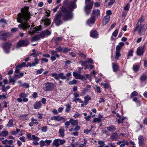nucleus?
<instances>
[{"label": "nucleus", "instance_id": "1", "mask_svg": "<svg viewBox=\"0 0 147 147\" xmlns=\"http://www.w3.org/2000/svg\"><path fill=\"white\" fill-rule=\"evenodd\" d=\"M29 7L25 6L21 9V13L18 14L17 21L19 23H22L18 25V27L20 29L25 30L30 27V23L29 22L31 14L29 11Z\"/></svg>", "mask_w": 147, "mask_h": 147}, {"label": "nucleus", "instance_id": "2", "mask_svg": "<svg viewBox=\"0 0 147 147\" xmlns=\"http://www.w3.org/2000/svg\"><path fill=\"white\" fill-rule=\"evenodd\" d=\"M65 21H67L72 19V15L71 13L69 12L68 9L64 6L60 8V10L57 13L54 20V21L57 26H59L63 23L61 20Z\"/></svg>", "mask_w": 147, "mask_h": 147}, {"label": "nucleus", "instance_id": "3", "mask_svg": "<svg viewBox=\"0 0 147 147\" xmlns=\"http://www.w3.org/2000/svg\"><path fill=\"white\" fill-rule=\"evenodd\" d=\"M143 19L142 18L138 20L134 30V32L137 30L138 34L140 36L144 34L145 31L147 29V25L142 24Z\"/></svg>", "mask_w": 147, "mask_h": 147}, {"label": "nucleus", "instance_id": "4", "mask_svg": "<svg viewBox=\"0 0 147 147\" xmlns=\"http://www.w3.org/2000/svg\"><path fill=\"white\" fill-rule=\"evenodd\" d=\"M76 0H73L71 1L68 0L64 1L63 2V5L68 9L69 12L71 13L72 15V18L73 17V13L71 9H75L77 7L76 3Z\"/></svg>", "mask_w": 147, "mask_h": 147}, {"label": "nucleus", "instance_id": "5", "mask_svg": "<svg viewBox=\"0 0 147 147\" xmlns=\"http://www.w3.org/2000/svg\"><path fill=\"white\" fill-rule=\"evenodd\" d=\"M44 90L46 91H51L55 88V86L53 83L51 82H48L45 84Z\"/></svg>", "mask_w": 147, "mask_h": 147}, {"label": "nucleus", "instance_id": "6", "mask_svg": "<svg viewBox=\"0 0 147 147\" xmlns=\"http://www.w3.org/2000/svg\"><path fill=\"white\" fill-rule=\"evenodd\" d=\"M20 98H17V101L19 102H22V100L24 102H27L28 101V99L26 98L28 95L25 92H22L19 95Z\"/></svg>", "mask_w": 147, "mask_h": 147}, {"label": "nucleus", "instance_id": "7", "mask_svg": "<svg viewBox=\"0 0 147 147\" xmlns=\"http://www.w3.org/2000/svg\"><path fill=\"white\" fill-rule=\"evenodd\" d=\"M29 45V42L27 40H22L19 41L16 46L17 48L20 47H26Z\"/></svg>", "mask_w": 147, "mask_h": 147}, {"label": "nucleus", "instance_id": "8", "mask_svg": "<svg viewBox=\"0 0 147 147\" xmlns=\"http://www.w3.org/2000/svg\"><path fill=\"white\" fill-rule=\"evenodd\" d=\"M65 142V140L64 139H55L53 143V145L56 147H58L60 145H63Z\"/></svg>", "mask_w": 147, "mask_h": 147}, {"label": "nucleus", "instance_id": "9", "mask_svg": "<svg viewBox=\"0 0 147 147\" xmlns=\"http://www.w3.org/2000/svg\"><path fill=\"white\" fill-rule=\"evenodd\" d=\"M32 25L31 26V28L30 29V30L28 31V34H30L32 35V34L34 33L37 31L40 30L41 26H36L34 28H32L34 27V25H33V23H32Z\"/></svg>", "mask_w": 147, "mask_h": 147}, {"label": "nucleus", "instance_id": "10", "mask_svg": "<svg viewBox=\"0 0 147 147\" xmlns=\"http://www.w3.org/2000/svg\"><path fill=\"white\" fill-rule=\"evenodd\" d=\"M50 119L51 120H54L58 121H61L63 122H64L66 120L65 118L60 117L59 115L54 116L51 117Z\"/></svg>", "mask_w": 147, "mask_h": 147}, {"label": "nucleus", "instance_id": "11", "mask_svg": "<svg viewBox=\"0 0 147 147\" xmlns=\"http://www.w3.org/2000/svg\"><path fill=\"white\" fill-rule=\"evenodd\" d=\"M100 11L98 9H93L92 11L91 16H93L95 18H97L100 16Z\"/></svg>", "mask_w": 147, "mask_h": 147}, {"label": "nucleus", "instance_id": "12", "mask_svg": "<svg viewBox=\"0 0 147 147\" xmlns=\"http://www.w3.org/2000/svg\"><path fill=\"white\" fill-rule=\"evenodd\" d=\"M39 63V60L37 57H36L34 59V62H32L31 63L28 62L26 66V67H32L36 66Z\"/></svg>", "mask_w": 147, "mask_h": 147}, {"label": "nucleus", "instance_id": "13", "mask_svg": "<svg viewBox=\"0 0 147 147\" xmlns=\"http://www.w3.org/2000/svg\"><path fill=\"white\" fill-rule=\"evenodd\" d=\"M11 46V44L7 42L4 43L2 46V47L5 52L8 53L9 51V49Z\"/></svg>", "mask_w": 147, "mask_h": 147}, {"label": "nucleus", "instance_id": "14", "mask_svg": "<svg viewBox=\"0 0 147 147\" xmlns=\"http://www.w3.org/2000/svg\"><path fill=\"white\" fill-rule=\"evenodd\" d=\"M138 140L140 147H142L144 144V138L142 136H139L138 138Z\"/></svg>", "mask_w": 147, "mask_h": 147}, {"label": "nucleus", "instance_id": "15", "mask_svg": "<svg viewBox=\"0 0 147 147\" xmlns=\"http://www.w3.org/2000/svg\"><path fill=\"white\" fill-rule=\"evenodd\" d=\"M41 20L44 22V24L48 26H49L51 23V21L49 19H48L46 17H44Z\"/></svg>", "mask_w": 147, "mask_h": 147}, {"label": "nucleus", "instance_id": "16", "mask_svg": "<svg viewBox=\"0 0 147 147\" xmlns=\"http://www.w3.org/2000/svg\"><path fill=\"white\" fill-rule=\"evenodd\" d=\"M95 21V18L91 16V17L87 21V24L90 26V24H94Z\"/></svg>", "mask_w": 147, "mask_h": 147}, {"label": "nucleus", "instance_id": "17", "mask_svg": "<svg viewBox=\"0 0 147 147\" xmlns=\"http://www.w3.org/2000/svg\"><path fill=\"white\" fill-rule=\"evenodd\" d=\"M110 18V16H106L104 17L102 22V24L104 25H105L109 21Z\"/></svg>", "mask_w": 147, "mask_h": 147}, {"label": "nucleus", "instance_id": "18", "mask_svg": "<svg viewBox=\"0 0 147 147\" xmlns=\"http://www.w3.org/2000/svg\"><path fill=\"white\" fill-rule=\"evenodd\" d=\"M19 118L21 120L23 121L28 120V114H26L22 115L20 116Z\"/></svg>", "mask_w": 147, "mask_h": 147}, {"label": "nucleus", "instance_id": "19", "mask_svg": "<svg viewBox=\"0 0 147 147\" xmlns=\"http://www.w3.org/2000/svg\"><path fill=\"white\" fill-rule=\"evenodd\" d=\"M42 104L40 101H37L34 104V108L35 109H38L41 107Z\"/></svg>", "mask_w": 147, "mask_h": 147}, {"label": "nucleus", "instance_id": "20", "mask_svg": "<svg viewBox=\"0 0 147 147\" xmlns=\"http://www.w3.org/2000/svg\"><path fill=\"white\" fill-rule=\"evenodd\" d=\"M7 33H3L0 35V39L3 40H5L7 38Z\"/></svg>", "mask_w": 147, "mask_h": 147}, {"label": "nucleus", "instance_id": "21", "mask_svg": "<svg viewBox=\"0 0 147 147\" xmlns=\"http://www.w3.org/2000/svg\"><path fill=\"white\" fill-rule=\"evenodd\" d=\"M124 42H119L118 45L116 47V51L120 52V51L122 47L124 46Z\"/></svg>", "mask_w": 147, "mask_h": 147}, {"label": "nucleus", "instance_id": "22", "mask_svg": "<svg viewBox=\"0 0 147 147\" xmlns=\"http://www.w3.org/2000/svg\"><path fill=\"white\" fill-rule=\"evenodd\" d=\"M38 122L37 121V120L36 119L32 118L31 119V121L29 125L30 127L32 126L34 124H38Z\"/></svg>", "mask_w": 147, "mask_h": 147}, {"label": "nucleus", "instance_id": "23", "mask_svg": "<svg viewBox=\"0 0 147 147\" xmlns=\"http://www.w3.org/2000/svg\"><path fill=\"white\" fill-rule=\"evenodd\" d=\"M144 52L143 48L142 47H138L137 51V54L139 55H141L143 54Z\"/></svg>", "mask_w": 147, "mask_h": 147}, {"label": "nucleus", "instance_id": "24", "mask_svg": "<svg viewBox=\"0 0 147 147\" xmlns=\"http://www.w3.org/2000/svg\"><path fill=\"white\" fill-rule=\"evenodd\" d=\"M107 129L109 131L112 132H114L116 130L115 126L113 125L107 127Z\"/></svg>", "mask_w": 147, "mask_h": 147}, {"label": "nucleus", "instance_id": "25", "mask_svg": "<svg viewBox=\"0 0 147 147\" xmlns=\"http://www.w3.org/2000/svg\"><path fill=\"white\" fill-rule=\"evenodd\" d=\"M59 134L60 137L63 138L65 135L64 129L63 128L60 129L59 131Z\"/></svg>", "mask_w": 147, "mask_h": 147}, {"label": "nucleus", "instance_id": "26", "mask_svg": "<svg viewBox=\"0 0 147 147\" xmlns=\"http://www.w3.org/2000/svg\"><path fill=\"white\" fill-rule=\"evenodd\" d=\"M80 72L78 73L76 72H74L73 73V76L77 79H79L80 77Z\"/></svg>", "mask_w": 147, "mask_h": 147}, {"label": "nucleus", "instance_id": "27", "mask_svg": "<svg viewBox=\"0 0 147 147\" xmlns=\"http://www.w3.org/2000/svg\"><path fill=\"white\" fill-rule=\"evenodd\" d=\"M97 35V32L96 31L92 30L90 32V35L92 37L96 38Z\"/></svg>", "mask_w": 147, "mask_h": 147}, {"label": "nucleus", "instance_id": "28", "mask_svg": "<svg viewBox=\"0 0 147 147\" xmlns=\"http://www.w3.org/2000/svg\"><path fill=\"white\" fill-rule=\"evenodd\" d=\"M40 39V36L39 35H37L31 38V40L32 42H34L37 41Z\"/></svg>", "mask_w": 147, "mask_h": 147}, {"label": "nucleus", "instance_id": "29", "mask_svg": "<svg viewBox=\"0 0 147 147\" xmlns=\"http://www.w3.org/2000/svg\"><path fill=\"white\" fill-rule=\"evenodd\" d=\"M113 70L114 72H116L118 68V65L117 63H112Z\"/></svg>", "mask_w": 147, "mask_h": 147}, {"label": "nucleus", "instance_id": "30", "mask_svg": "<svg viewBox=\"0 0 147 147\" xmlns=\"http://www.w3.org/2000/svg\"><path fill=\"white\" fill-rule=\"evenodd\" d=\"M84 98L85 99L84 102L85 105H86L88 103V101L91 99V98L89 96L87 95L85 96Z\"/></svg>", "mask_w": 147, "mask_h": 147}, {"label": "nucleus", "instance_id": "31", "mask_svg": "<svg viewBox=\"0 0 147 147\" xmlns=\"http://www.w3.org/2000/svg\"><path fill=\"white\" fill-rule=\"evenodd\" d=\"M118 135L116 133H113L111 136V138L113 140H117L118 139Z\"/></svg>", "mask_w": 147, "mask_h": 147}, {"label": "nucleus", "instance_id": "32", "mask_svg": "<svg viewBox=\"0 0 147 147\" xmlns=\"http://www.w3.org/2000/svg\"><path fill=\"white\" fill-rule=\"evenodd\" d=\"M69 121L71 125L73 126L76 125L78 124V121L73 119H71L69 120Z\"/></svg>", "mask_w": 147, "mask_h": 147}, {"label": "nucleus", "instance_id": "33", "mask_svg": "<svg viewBox=\"0 0 147 147\" xmlns=\"http://www.w3.org/2000/svg\"><path fill=\"white\" fill-rule=\"evenodd\" d=\"M24 76V73L22 72H21L19 73L18 74H15L14 75V78L15 80L17 79L18 78H20Z\"/></svg>", "mask_w": 147, "mask_h": 147}, {"label": "nucleus", "instance_id": "34", "mask_svg": "<svg viewBox=\"0 0 147 147\" xmlns=\"http://www.w3.org/2000/svg\"><path fill=\"white\" fill-rule=\"evenodd\" d=\"M8 134V132L6 129H5L2 131L0 134V136L2 137H5Z\"/></svg>", "mask_w": 147, "mask_h": 147}, {"label": "nucleus", "instance_id": "35", "mask_svg": "<svg viewBox=\"0 0 147 147\" xmlns=\"http://www.w3.org/2000/svg\"><path fill=\"white\" fill-rule=\"evenodd\" d=\"M59 78L62 80H65L67 79L66 76H64V74L62 73L59 74L58 80H59Z\"/></svg>", "mask_w": 147, "mask_h": 147}, {"label": "nucleus", "instance_id": "36", "mask_svg": "<svg viewBox=\"0 0 147 147\" xmlns=\"http://www.w3.org/2000/svg\"><path fill=\"white\" fill-rule=\"evenodd\" d=\"M118 30L117 29H116L115 31L113 32L112 34V36L111 38V40H113V36L114 37H116L117 36V34L118 33Z\"/></svg>", "mask_w": 147, "mask_h": 147}, {"label": "nucleus", "instance_id": "37", "mask_svg": "<svg viewBox=\"0 0 147 147\" xmlns=\"http://www.w3.org/2000/svg\"><path fill=\"white\" fill-rule=\"evenodd\" d=\"M65 106L66 107V109L65 111L66 113H68L70 110V108H71V106L69 104H67L65 105Z\"/></svg>", "mask_w": 147, "mask_h": 147}, {"label": "nucleus", "instance_id": "38", "mask_svg": "<svg viewBox=\"0 0 147 147\" xmlns=\"http://www.w3.org/2000/svg\"><path fill=\"white\" fill-rule=\"evenodd\" d=\"M147 79V76L144 74H142L140 76V80L141 82H144Z\"/></svg>", "mask_w": 147, "mask_h": 147}, {"label": "nucleus", "instance_id": "39", "mask_svg": "<svg viewBox=\"0 0 147 147\" xmlns=\"http://www.w3.org/2000/svg\"><path fill=\"white\" fill-rule=\"evenodd\" d=\"M93 4V2L92 1L88 5H87V4H86L84 7L90 10L92 8Z\"/></svg>", "mask_w": 147, "mask_h": 147}, {"label": "nucleus", "instance_id": "40", "mask_svg": "<svg viewBox=\"0 0 147 147\" xmlns=\"http://www.w3.org/2000/svg\"><path fill=\"white\" fill-rule=\"evenodd\" d=\"M51 53L52 56H55L57 58H59V55L57 54V52L56 51L52 50L51 51Z\"/></svg>", "mask_w": 147, "mask_h": 147}, {"label": "nucleus", "instance_id": "41", "mask_svg": "<svg viewBox=\"0 0 147 147\" xmlns=\"http://www.w3.org/2000/svg\"><path fill=\"white\" fill-rule=\"evenodd\" d=\"M46 36L50 35L51 34V30L50 29H47L44 31Z\"/></svg>", "mask_w": 147, "mask_h": 147}, {"label": "nucleus", "instance_id": "42", "mask_svg": "<svg viewBox=\"0 0 147 147\" xmlns=\"http://www.w3.org/2000/svg\"><path fill=\"white\" fill-rule=\"evenodd\" d=\"M98 143L100 144V146L98 147H104L105 145V142L103 140L99 141L98 142Z\"/></svg>", "mask_w": 147, "mask_h": 147}, {"label": "nucleus", "instance_id": "43", "mask_svg": "<svg viewBox=\"0 0 147 147\" xmlns=\"http://www.w3.org/2000/svg\"><path fill=\"white\" fill-rule=\"evenodd\" d=\"M51 76L56 80H58L59 74L55 73H53L51 74Z\"/></svg>", "mask_w": 147, "mask_h": 147}, {"label": "nucleus", "instance_id": "44", "mask_svg": "<svg viewBox=\"0 0 147 147\" xmlns=\"http://www.w3.org/2000/svg\"><path fill=\"white\" fill-rule=\"evenodd\" d=\"M139 67L138 65L134 64L133 66V69L134 71L136 72L138 71L139 69Z\"/></svg>", "mask_w": 147, "mask_h": 147}, {"label": "nucleus", "instance_id": "45", "mask_svg": "<svg viewBox=\"0 0 147 147\" xmlns=\"http://www.w3.org/2000/svg\"><path fill=\"white\" fill-rule=\"evenodd\" d=\"M26 64V63L23 62L21 64L17 65L16 67L20 69L21 67L25 66Z\"/></svg>", "mask_w": 147, "mask_h": 147}, {"label": "nucleus", "instance_id": "46", "mask_svg": "<svg viewBox=\"0 0 147 147\" xmlns=\"http://www.w3.org/2000/svg\"><path fill=\"white\" fill-rule=\"evenodd\" d=\"M13 120L12 119H10L9 120L7 126L9 127H11L13 125Z\"/></svg>", "mask_w": 147, "mask_h": 147}, {"label": "nucleus", "instance_id": "47", "mask_svg": "<svg viewBox=\"0 0 147 147\" xmlns=\"http://www.w3.org/2000/svg\"><path fill=\"white\" fill-rule=\"evenodd\" d=\"M77 101H78L80 103L83 102V101H82L79 98H77V97L74 98V99L73 100V101L76 102H77Z\"/></svg>", "mask_w": 147, "mask_h": 147}, {"label": "nucleus", "instance_id": "48", "mask_svg": "<svg viewBox=\"0 0 147 147\" xmlns=\"http://www.w3.org/2000/svg\"><path fill=\"white\" fill-rule=\"evenodd\" d=\"M48 128V127L47 126H44L41 127V130L43 132H46Z\"/></svg>", "mask_w": 147, "mask_h": 147}, {"label": "nucleus", "instance_id": "49", "mask_svg": "<svg viewBox=\"0 0 147 147\" xmlns=\"http://www.w3.org/2000/svg\"><path fill=\"white\" fill-rule=\"evenodd\" d=\"M138 95V92L135 91H134L132 92L130 95V97L131 98H132L133 97L136 96Z\"/></svg>", "mask_w": 147, "mask_h": 147}, {"label": "nucleus", "instance_id": "50", "mask_svg": "<svg viewBox=\"0 0 147 147\" xmlns=\"http://www.w3.org/2000/svg\"><path fill=\"white\" fill-rule=\"evenodd\" d=\"M61 5V4L60 3L55 8H53L52 9V10L53 12L55 13L56 12L57 10L59 8V7Z\"/></svg>", "mask_w": 147, "mask_h": 147}, {"label": "nucleus", "instance_id": "51", "mask_svg": "<svg viewBox=\"0 0 147 147\" xmlns=\"http://www.w3.org/2000/svg\"><path fill=\"white\" fill-rule=\"evenodd\" d=\"M129 7L130 5L128 3H127L126 5L124 7V10L127 12L129 10Z\"/></svg>", "mask_w": 147, "mask_h": 147}, {"label": "nucleus", "instance_id": "52", "mask_svg": "<svg viewBox=\"0 0 147 147\" xmlns=\"http://www.w3.org/2000/svg\"><path fill=\"white\" fill-rule=\"evenodd\" d=\"M70 50V49H68L66 47L64 48L63 49V51L65 53H66L67 52L69 51Z\"/></svg>", "mask_w": 147, "mask_h": 147}, {"label": "nucleus", "instance_id": "53", "mask_svg": "<svg viewBox=\"0 0 147 147\" xmlns=\"http://www.w3.org/2000/svg\"><path fill=\"white\" fill-rule=\"evenodd\" d=\"M120 51H116V56H115V59H118L119 57H120L121 56V54L120 53Z\"/></svg>", "mask_w": 147, "mask_h": 147}, {"label": "nucleus", "instance_id": "54", "mask_svg": "<svg viewBox=\"0 0 147 147\" xmlns=\"http://www.w3.org/2000/svg\"><path fill=\"white\" fill-rule=\"evenodd\" d=\"M40 36V38H45L46 36L45 32L44 31H43L41 32L40 33V35H39Z\"/></svg>", "mask_w": 147, "mask_h": 147}, {"label": "nucleus", "instance_id": "55", "mask_svg": "<svg viewBox=\"0 0 147 147\" xmlns=\"http://www.w3.org/2000/svg\"><path fill=\"white\" fill-rule=\"evenodd\" d=\"M129 145V143L127 141H125V142L123 143H122L120 145V147H124L125 145L128 146Z\"/></svg>", "mask_w": 147, "mask_h": 147}, {"label": "nucleus", "instance_id": "56", "mask_svg": "<svg viewBox=\"0 0 147 147\" xmlns=\"http://www.w3.org/2000/svg\"><path fill=\"white\" fill-rule=\"evenodd\" d=\"M32 137L33 140H36V141H38L40 139V138L38 137H36L34 135H32Z\"/></svg>", "mask_w": 147, "mask_h": 147}, {"label": "nucleus", "instance_id": "57", "mask_svg": "<svg viewBox=\"0 0 147 147\" xmlns=\"http://www.w3.org/2000/svg\"><path fill=\"white\" fill-rule=\"evenodd\" d=\"M43 71L44 69L42 68H41L40 69H38L36 71V74H41Z\"/></svg>", "mask_w": 147, "mask_h": 147}, {"label": "nucleus", "instance_id": "58", "mask_svg": "<svg viewBox=\"0 0 147 147\" xmlns=\"http://www.w3.org/2000/svg\"><path fill=\"white\" fill-rule=\"evenodd\" d=\"M101 121V119L100 118H94L93 120V122H98L100 123Z\"/></svg>", "mask_w": 147, "mask_h": 147}, {"label": "nucleus", "instance_id": "59", "mask_svg": "<svg viewBox=\"0 0 147 147\" xmlns=\"http://www.w3.org/2000/svg\"><path fill=\"white\" fill-rule=\"evenodd\" d=\"M77 82L76 80H72L70 81L69 83L70 85H73L76 84Z\"/></svg>", "mask_w": 147, "mask_h": 147}, {"label": "nucleus", "instance_id": "60", "mask_svg": "<svg viewBox=\"0 0 147 147\" xmlns=\"http://www.w3.org/2000/svg\"><path fill=\"white\" fill-rule=\"evenodd\" d=\"M22 86L23 87H25L26 88H28L30 87V85L28 84L24 83L22 84Z\"/></svg>", "mask_w": 147, "mask_h": 147}, {"label": "nucleus", "instance_id": "61", "mask_svg": "<svg viewBox=\"0 0 147 147\" xmlns=\"http://www.w3.org/2000/svg\"><path fill=\"white\" fill-rule=\"evenodd\" d=\"M40 147H42L45 145V141L43 140L41 141L40 142Z\"/></svg>", "mask_w": 147, "mask_h": 147}, {"label": "nucleus", "instance_id": "62", "mask_svg": "<svg viewBox=\"0 0 147 147\" xmlns=\"http://www.w3.org/2000/svg\"><path fill=\"white\" fill-rule=\"evenodd\" d=\"M84 10L86 12V14L87 15H88L90 13V9L86 8L84 7Z\"/></svg>", "mask_w": 147, "mask_h": 147}, {"label": "nucleus", "instance_id": "63", "mask_svg": "<svg viewBox=\"0 0 147 147\" xmlns=\"http://www.w3.org/2000/svg\"><path fill=\"white\" fill-rule=\"evenodd\" d=\"M134 51L133 50H130L128 53V56L129 57L132 56L133 55Z\"/></svg>", "mask_w": 147, "mask_h": 147}, {"label": "nucleus", "instance_id": "64", "mask_svg": "<svg viewBox=\"0 0 147 147\" xmlns=\"http://www.w3.org/2000/svg\"><path fill=\"white\" fill-rule=\"evenodd\" d=\"M45 143L47 145H49L52 142V140H46L45 141Z\"/></svg>", "mask_w": 147, "mask_h": 147}]
</instances>
